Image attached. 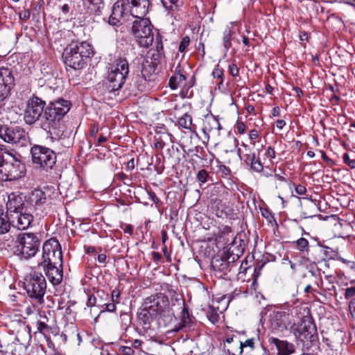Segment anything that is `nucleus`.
<instances>
[{"label":"nucleus","mask_w":355,"mask_h":355,"mask_svg":"<svg viewBox=\"0 0 355 355\" xmlns=\"http://www.w3.org/2000/svg\"><path fill=\"white\" fill-rule=\"evenodd\" d=\"M150 5V0H118L112 7L108 23L117 26L121 21L130 20V17L146 15Z\"/></svg>","instance_id":"nucleus-1"},{"label":"nucleus","mask_w":355,"mask_h":355,"mask_svg":"<svg viewBox=\"0 0 355 355\" xmlns=\"http://www.w3.org/2000/svg\"><path fill=\"white\" fill-rule=\"evenodd\" d=\"M295 315L301 320V322L293 329L294 336L298 344H300L304 349H309L318 341L316 325L308 307L297 308Z\"/></svg>","instance_id":"nucleus-2"},{"label":"nucleus","mask_w":355,"mask_h":355,"mask_svg":"<svg viewBox=\"0 0 355 355\" xmlns=\"http://www.w3.org/2000/svg\"><path fill=\"white\" fill-rule=\"evenodd\" d=\"M26 171L25 164L17 157L15 151L0 144V178L4 181L19 180Z\"/></svg>","instance_id":"nucleus-3"},{"label":"nucleus","mask_w":355,"mask_h":355,"mask_svg":"<svg viewBox=\"0 0 355 355\" xmlns=\"http://www.w3.org/2000/svg\"><path fill=\"white\" fill-rule=\"evenodd\" d=\"M93 55V49L87 42H72L64 50L62 58L64 64L75 70L84 68L87 60Z\"/></svg>","instance_id":"nucleus-4"},{"label":"nucleus","mask_w":355,"mask_h":355,"mask_svg":"<svg viewBox=\"0 0 355 355\" xmlns=\"http://www.w3.org/2000/svg\"><path fill=\"white\" fill-rule=\"evenodd\" d=\"M144 303L147 307L154 310L159 326L167 327L172 322L174 312L166 296L162 293L151 295L145 300Z\"/></svg>","instance_id":"nucleus-5"},{"label":"nucleus","mask_w":355,"mask_h":355,"mask_svg":"<svg viewBox=\"0 0 355 355\" xmlns=\"http://www.w3.org/2000/svg\"><path fill=\"white\" fill-rule=\"evenodd\" d=\"M24 284L28 296L33 301L34 304H42L44 303L46 282L41 272L32 271L25 277Z\"/></svg>","instance_id":"nucleus-6"},{"label":"nucleus","mask_w":355,"mask_h":355,"mask_svg":"<svg viewBox=\"0 0 355 355\" xmlns=\"http://www.w3.org/2000/svg\"><path fill=\"white\" fill-rule=\"evenodd\" d=\"M71 103L60 98L51 102L45 108L43 119L50 129L59 128L64 116L69 111Z\"/></svg>","instance_id":"nucleus-7"},{"label":"nucleus","mask_w":355,"mask_h":355,"mask_svg":"<svg viewBox=\"0 0 355 355\" xmlns=\"http://www.w3.org/2000/svg\"><path fill=\"white\" fill-rule=\"evenodd\" d=\"M145 15H138V17H130L132 21V33L136 37L140 46L148 47L154 40L153 25L150 21L144 18Z\"/></svg>","instance_id":"nucleus-8"},{"label":"nucleus","mask_w":355,"mask_h":355,"mask_svg":"<svg viewBox=\"0 0 355 355\" xmlns=\"http://www.w3.org/2000/svg\"><path fill=\"white\" fill-rule=\"evenodd\" d=\"M33 164L45 171L53 168L56 164L55 153L49 148L40 145H34L31 148Z\"/></svg>","instance_id":"nucleus-9"},{"label":"nucleus","mask_w":355,"mask_h":355,"mask_svg":"<svg viewBox=\"0 0 355 355\" xmlns=\"http://www.w3.org/2000/svg\"><path fill=\"white\" fill-rule=\"evenodd\" d=\"M45 101L33 95L26 103L24 112V120L28 125H33L43 117L44 114Z\"/></svg>","instance_id":"nucleus-10"},{"label":"nucleus","mask_w":355,"mask_h":355,"mask_svg":"<svg viewBox=\"0 0 355 355\" xmlns=\"http://www.w3.org/2000/svg\"><path fill=\"white\" fill-rule=\"evenodd\" d=\"M62 252L58 241L51 238L46 241L42 248V261L39 265L54 264L62 266Z\"/></svg>","instance_id":"nucleus-11"},{"label":"nucleus","mask_w":355,"mask_h":355,"mask_svg":"<svg viewBox=\"0 0 355 355\" xmlns=\"http://www.w3.org/2000/svg\"><path fill=\"white\" fill-rule=\"evenodd\" d=\"M17 242L18 250L26 259L35 256L40 245L37 234L34 233L19 234Z\"/></svg>","instance_id":"nucleus-12"},{"label":"nucleus","mask_w":355,"mask_h":355,"mask_svg":"<svg viewBox=\"0 0 355 355\" xmlns=\"http://www.w3.org/2000/svg\"><path fill=\"white\" fill-rule=\"evenodd\" d=\"M0 138L4 141L21 146H25L28 142V135L24 129L19 125H1Z\"/></svg>","instance_id":"nucleus-13"},{"label":"nucleus","mask_w":355,"mask_h":355,"mask_svg":"<svg viewBox=\"0 0 355 355\" xmlns=\"http://www.w3.org/2000/svg\"><path fill=\"white\" fill-rule=\"evenodd\" d=\"M26 208L37 216L44 214V205L46 202V194L40 189H35L25 196Z\"/></svg>","instance_id":"nucleus-14"},{"label":"nucleus","mask_w":355,"mask_h":355,"mask_svg":"<svg viewBox=\"0 0 355 355\" xmlns=\"http://www.w3.org/2000/svg\"><path fill=\"white\" fill-rule=\"evenodd\" d=\"M242 148L238 149V155L241 160H243L248 165L250 166L253 171L261 173L263 169L259 157H257L254 152H252L250 146L242 142Z\"/></svg>","instance_id":"nucleus-15"},{"label":"nucleus","mask_w":355,"mask_h":355,"mask_svg":"<svg viewBox=\"0 0 355 355\" xmlns=\"http://www.w3.org/2000/svg\"><path fill=\"white\" fill-rule=\"evenodd\" d=\"M15 85V78L11 69L0 68V102L4 101L10 94V90Z\"/></svg>","instance_id":"nucleus-16"},{"label":"nucleus","mask_w":355,"mask_h":355,"mask_svg":"<svg viewBox=\"0 0 355 355\" xmlns=\"http://www.w3.org/2000/svg\"><path fill=\"white\" fill-rule=\"evenodd\" d=\"M236 267L237 263L234 259L230 261L225 258L215 257L211 261V268L215 275L220 278H225Z\"/></svg>","instance_id":"nucleus-17"},{"label":"nucleus","mask_w":355,"mask_h":355,"mask_svg":"<svg viewBox=\"0 0 355 355\" xmlns=\"http://www.w3.org/2000/svg\"><path fill=\"white\" fill-rule=\"evenodd\" d=\"M12 226L19 230L28 229L33 221V212L25 209L21 211L15 212L11 214Z\"/></svg>","instance_id":"nucleus-18"},{"label":"nucleus","mask_w":355,"mask_h":355,"mask_svg":"<svg viewBox=\"0 0 355 355\" xmlns=\"http://www.w3.org/2000/svg\"><path fill=\"white\" fill-rule=\"evenodd\" d=\"M42 267L49 281L53 285L60 284L62 280L63 272L62 266L54 264L38 265Z\"/></svg>","instance_id":"nucleus-19"},{"label":"nucleus","mask_w":355,"mask_h":355,"mask_svg":"<svg viewBox=\"0 0 355 355\" xmlns=\"http://www.w3.org/2000/svg\"><path fill=\"white\" fill-rule=\"evenodd\" d=\"M8 211L15 214L17 211H21L26 208L25 196L21 193H12L8 196V200L6 203Z\"/></svg>","instance_id":"nucleus-20"},{"label":"nucleus","mask_w":355,"mask_h":355,"mask_svg":"<svg viewBox=\"0 0 355 355\" xmlns=\"http://www.w3.org/2000/svg\"><path fill=\"white\" fill-rule=\"evenodd\" d=\"M299 307L303 306H297L291 309H284L275 312L274 319L278 322L279 327L287 328L288 325L294 324L293 313L295 314V310Z\"/></svg>","instance_id":"nucleus-21"},{"label":"nucleus","mask_w":355,"mask_h":355,"mask_svg":"<svg viewBox=\"0 0 355 355\" xmlns=\"http://www.w3.org/2000/svg\"><path fill=\"white\" fill-rule=\"evenodd\" d=\"M268 342L270 346H274L278 355H290L294 352L293 345L286 340H281L275 337H269Z\"/></svg>","instance_id":"nucleus-22"},{"label":"nucleus","mask_w":355,"mask_h":355,"mask_svg":"<svg viewBox=\"0 0 355 355\" xmlns=\"http://www.w3.org/2000/svg\"><path fill=\"white\" fill-rule=\"evenodd\" d=\"M155 314L154 310L147 307L144 302L142 309H141L139 313L138 318L142 324L146 326V328H150L151 323L153 322H155L157 324H158V318Z\"/></svg>","instance_id":"nucleus-23"},{"label":"nucleus","mask_w":355,"mask_h":355,"mask_svg":"<svg viewBox=\"0 0 355 355\" xmlns=\"http://www.w3.org/2000/svg\"><path fill=\"white\" fill-rule=\"evenodd\" d=\"M128 76L124 75L110 72L107 75L108 86L107 89L110 92L120 89L124 85Z\"/></svg>","instance_id":"nucleus-24"},{"label":"nucleus","mask_w":355,"mask_h":355,"mask_svg":"<svg viewBox=\"0 0 355 355\" xmlns=\"http://www.w3.org/2000/svg\"><path fill=\"white\" fill-rule=\"evenodd\" d=\"M193 78L189 81V83H187L186 76L180 73V71H175V75L169 79V86L173 89H177L178 87H186L188 90L189 88L193 87Z\"/></svg>","instance_id":"nucleus-25"},{"label":"nucleus","mask_w":355,"mask_h":355,"mask_svg":"<svg viewBox=\"0 0 355 355\" xmlns=\"http://www.w3.org/2000/svg\"><path fill=\"white\" fill-rule=\"evenodd\" d=\"M239 340H234L233 338L229 334H226V338L224 341L223 349L227 355H241L242 349L239 346Z\"/></svg>","instance_id":"nucleus-26"},{"label":"nucleus","mask_w":355,"mask_h":355,"mask_svg":"<svg viewBox=\"0 0 355 355\" xmlns=\"http://www.w3.org/2000/svg\"><path fill=\"white\" fill-rule=\"evenodd\" d=\"M221 125L219 121L212 114L207 115L203 121L202 132L209 138L212 130H220Z\"/></svg>","instance_id":"nucleus-27"},{"label":"nucleus","mask_w":355,"mask_h":355,"mask_svg":"<svg viewBox=\"0 0 355 355\" xmlns=\"http://www.w3.org/2000/svg\"><path fill=\"white\" fill-rule=\"evenodd\" d=\"M110 72L117 73L125 76L129 73V64L125 58L116 59L110 68Z\"/></svg>","instance_id":"nucleus-28"},{"label":"nucleus","mask_w":355,"mask_h":355,"mask_svg":"<svg viewBox=\"0 0 355 355\" xmlns=\"http://www.w3.org/2000/svg\"><path fill=\"white\" fill-rule=\"evenodd\" d=\"M192 323L191 318L189 315L188 309L185 307L184 304L183 303V308L181 311V320L180 322L175 327L173 330L178 331L184 328H189Z\"/></svg>","instance_id":"nucleus-29"},{"label":"nucleus","mask_w":355,"mask_h":355,"mask_svg":"<svg viewBox=\"0 0 355 355\" xmlns=\"http://www.w3.org/2000/svg\"><path fill=\"white\" fill-rule=\"evenodd\" d=\"M157 67L154 65L152 62L146 60L145 62L142 63V69L141 71V76L145 80L150 81L152 75H153L155 72Z\"/></svg>","instance_id":"nucleus-30"},{"label":"nucleus","mask_w":355,"mask_h":355,"mask_svg":"<svg viewBox=\"0 0 355 355\" xmlns=\"http://www.w3.org/2000/svg\"><path fill=\"white\" fill-rule=\"evenodd\" d=\"M219 239H223L225 244L230 245L234 244L236 236L234 233L232 232V228L229 226H225L221 231Z\"/></svg>","instance_id":"nucleus-31"},{"label":"nucleus","mask_w":355,"mask_h":355,"mask_svg":"<svg viewBox=\"0 0 355 355\" xmlns=\"http://www.w3.org/2000/svg\"><path fill=\"white\" fill-rule=\"evenodd\" d=\"M12 225V219L9 218L6 214H4L3 206L0 211V234L7 233Z\"/></svg>","instance_id":"nucleus-32"},{"label":"nucleus","mask_w":355,"mask_h":355,"mask_svg":"<svg viewBox=\"0 0 355 355\" xmlns=\"http://www.w3.org/2000/svg\"><path fill=\"white\" fill-rule=\"evenodd\" d=\"M83 3L88 5V9L91 12H94L99 15L104 7V3L102 0H82Z\"/></svg>","instance_id":"nucleus-33"},{"label":"nucleus","mask_w":355,"mask_h":355,"mask_svg":"<svg viewBox=\"0 0 355 355\" xmlns=\"http://www.w3.org/2000/svg\"><path fill=\"white\" fill-rule=\"evenodd\" d=\"M83 3L88 5V9L91 12H94L99 15L104 7V3L102 0H82Z\"/></svg>","instance_id":"nucleus-34"},{"label":"nucleus","mask_w":355,"mask_h":355,"mask_svg":"<svg viewBox=\"0 0 355 355\" xmlns=\"http://www.w3.org/2000/svg\"><path fill=\"white\" fill-rule=\"evenodd\" d=\"M163 6L168 10H177L182 5V0H161Z\"/></svg>","instance_id":"nucleus-35"},{"label":"nucleus","mask_w":355,"mask_h":355,"mask_svg":"<svg viewBox=\"0 0 355 355\" xmlns=\"http://www.w3.org/2000/svg\"><path fill=\"white\" fill-rule=\"evenodd\" d=\"M178 125L185 129L192 130V118L191 116L185 113L183 116L179 118Z\"/></svg>","instance_id":"nucleus-36"},{"label":"nucleus","mask_w":355,"mask_h":355,"mask_svg":"<svg viewBox=\"0 0 355 355\" xmlns=\"http://www.w3.org/2000/svg\"><path fill=\"white\" fill-rule=\"evenodd\" d=\"M259 340V336L256 337H251L246 338L245 340V342H243V345L241 347V349H242V352L247 349L248 348L250 349V350H253L255 347L256 343H257Z\"/></svg>","instance_id":"nucleus-37"},{"label":"nucleus","mask_w":355,"mask_h":355,"mask_svg":"<svg viewBox=\"0 0 355 355\" xmlns=\"http://www.w3.org/2000/svg\"><path fill=\"white\" fill-rule=\"evenodd\" d=\"M231 37L232 31L230 28H226L223 32V46L226 51H227L232 46Z\"/></svg>","instance_id":"nucleus-38"},{"label":"nucleus","mask_w":355,"mask_h":355,"mask_svg":"<svg viewBox=\"0 0 355 355\" xmlns=\"http://www.w3.org/2000/svg\"><path fill=\"white\" fill-rule=\"evenodd\" d=\"M320 247H322L324 249V255L325 258H327L329 259H336L338 255V251L333 250L332 248L319 244Z\"/></svg>","instance_id":"nucleus-39"},{"label":"nucleus","mask_w":355,"mask_h":355,"mask_svg":"<svg viewBox=\"0 0 355 355\" xmlns=\"http://www.w3.org/2000/svg\"><path fill=\"white\" fill-rule=\"evenodd\" d=\"M297 249L302 252H309V241L304 238H300L295 242Z\"/></svg>","instance_id":"nucleus-40"},{"label":"nucleus","mask_w":355,"mask_h":355,"mask_svg":"<svg viewBox=\"0 0 355 355\" xmlns=\"http://www.w3.org/2000/svg\"><path fill=\"white\" fill-rule=\"evenodd\" d=\"M209 178V174L207 171L205 169L200 170L196 175V179L198 182L200 183V186L201 187L202 184L205 183Z\"/></svg>","instance_id":"nucleus-41"},{"label":"nucleus","mask_w":355,"mask_h":355,"mask_svg":"<svg viewBox=\"0 0 355 355\" xmlns=\"http://www.w3.org/2000/svg\"><path fill=\"white\" fill-rule=\"evenodd\" d=\"M230 336L233 338L234 340H239V346H241L243 342H245V340L248 338L245 331H235L234 334Z\"/></svg>","instance_id":"nucleus-42"},{"label":"nucleus","mask_w":355,"mask_h":355,"mask_svg":"<svg viewBox=\"0 0 355 355\" xmlns=\"http://www.w3.org/2000/svg\"><path fill=\"white\" fill-rule=\"evenodd\" d=\"M261 215L267 220V221L269 223L277 225V222L274 215L268 209H264L263 210H262Z\"/></svg>","instance_id":"nucleus-43"},{"label":"nucleus","mask_w":355,"mask_h":355,"mask_svg":"<svg viewBox=\"0 0 355 355\" xmlns=\"http://www.w3.org/2000/svg\"><path fill=\"white\" fill-rule=\"evenodd\" d=\"M207 317L210 322L213 324L218 322L219 319V315L215 309L212 306L210 307L209 311L207 313Z\"/></svg>","instance_id":"nucleus-44"},{"label":"nucleus","mask_w":355,"mask_h":355,"mask_svg":"<svg viewBox=\"0 0 355 355\" xmlns=\"http://www.w3.org/2000/svg\"><path fill=\"white\" fill-rule=\"evenodd\" d=\"M164 58V53L158 51H154L152 53L151 58H150V62H152L154 65L156 67L157 64L161 62L162 58Z\"/></svg>","instance_id":"nucleus-45"},{"label":"nucleus","mask_w":355,"mask_h":355,"mask_svg":"<svg viewBox=\"0 0 355 355\" xmlns=\"http://www.w3.org/2000/svg\"><path fill=\"white\" fill-rule=\"evenodd\" d=\"M190 44V38L189 36L184 37L180 42L178 51L183 53L186 51L187 48Z\"/></svg>","instance_id":"nucleus-46"},{"label":"nucleus","mask_w":355,"mask_h":355,"mask_svg":"<svg viewBox=\"0 0 355 355\" xmlns=\"http://www.w3.org/2000/svg\"><path fill=\"white\" fill-rule=\"evenodd\" d=\"M344 162L351 168H355V159H351L347 153H345L343 157Z\"/></svg>","instance_id":"nucleus-47"},{"label":"nucleus","mask_w":355,"mask_h":355,"mask_svg":"<svg viewBox=\"0 0 355 355\" xmlns=\"http://www.w3.org/2000/svg\"><path fill=\"white\" fill-rule=\"evenodd\" d=\"M228 72L233 76L236 77L239 74V69L234 63L229 64Z\"/></svg>","instance_id":"nucleus-48"},{"label":"nucleus","mask_w":355,"mask_h":355,"mask_svg":"<svg viewBox=\"0 0 355 355\" xmlns=\"http://www.w3.org/2000/svg\"><path fill=\"white\" fill-rule=\"evenodd\" d=\"M344 295L346 299H349L351 297H354L355 296V286H352L347 288L345 289Z\"/></svg>","instance_id":"nucleus-49"},{"label":"nucleus","mask_w":355,"mask_h":355,"mask_svg":"<svg viewBox=\"0 0 355 355\" xmlns=\"http://www.w3.org/2000/svg\"><path fill=\"white\" fill-rule=\"evenodd\" d=\"M119 351L123 354V355H134L135 354V350L128 346H121L119 348Z\"/></svg>","instance_id":"nucleus-50"},{"label":"nucleus","mask_w":355,"mask_h":355,"mask_svg":"<svg viewBox=\"0 0 355 355\" xmlns=\"http://www.w3.org/2000/svg\"><path fill=\"white\" fill-rule=\"evenodd\" d=\"M111 299H112V301L114 302V303H116V304L119 303L120 291L119 289L115 288L112 291V294H111Z\"/></svg>","instance_id":"nucleus-51"},{"label":"nucleus","mask_w":355,"mask_h":355,"mask_svg":"<svg viewBox=\"0 0 355 355\" xmlns=\"http://www.w3.org/2000/svg\"><path fill=\"white\" fill-rule=\"evenodd\" d=\"M49 328L48 325L44 322L38 321L37 322V329L40 333L44 334V331L48 330Z\"/></svg>","instance_id":"nucleus-52"},{"label":"nucleus","mask_w":355,"mask_h":355,"mask_svg":"<svg viewBox=\"0 0 355 355\" xmlns=\"http://www.w3.org/2000/svg\"><path fill=\"white\" fill-rule=\"evenodd\" d=\"M235 128L239 134H244L245 132L246 126L243 122L238 121L235 125Z\"/></svg>","instance_id":"nucleus-53"},{"label":"nucleus","mask_w":355,"mask_h":355,"mask_svg":"<svg viewBox=\"0 0 355 355\" xmlns=\"http://www.w3.org/2000/svg\"><path fill=\"white\" fill-rule=\"evenodd\" d=\"M155 43H156L155 49L153 51L161 52V53H164V47H163V44H162V40L159 37H157Z\"/></svg>","instance_id":"nucleus-54"},{"label":"nucleus","mask_w":355,"mask_h":355,"mask_svg":"<svg viewBox=\"0 0 355 355\" xmlns=\"http://www.w3.org/2000/svg\"><path fill=\"white\" fill-rule=\"evenodd\" d=\"M258 137H259V132L257 130L253 129L250 131L249 138L251 141H252V144L253 146L255 145V142L254 141V140L257 139Z\"/></svg>","instance_id":"nucleus-55"},{"label":"nucleus","mask_w":355,"mask_h":355,"mask_svg":"<svg viewBox=\"0 0 355 355\" xmlns=\"http://www.w3.org/2000/svg\"><path fill=\"white\" fill-rule=\"evenodd\" d=\"M19 19L22 21H26L30 17V11L28 10H24L19 13Z\"/></svg>","instance_id":"nucleus-56"},{"label":"nucleus","mask_w":355,"mask_h":355,"mask_svg":"<svg viewBox=\"0 0 355 355\" xmlns=\"http://www.w3.org/2000/svg\"><path fill=\"white\" fill-rule=\"evenodd\" d=\"M295 192L298 195H304L306 192V189L302 184H298L295 187Z\"/></svg>","instance_id":"nucleus-57"},{"label":"nucleus","mask_w":355,"mask_h":355,"mask_svg":"<svg viewBox=\"0 0 355 355\" xmlns=\"http://www.w3.org/2000/svg\"><path fill=\"white\" fill-rule=\"evenodd\" d=\"M98 132V127L96 125H92L89 130V135L92 137L96 138Z\"/></svg>","instance_id":"nucleus-58"},{"label":"nucleus","mask_w":355,"mask_h":355,"mask_svg":"<svg viewBox=\"0 0 355 355\" xmlns=\"http://www.w3.org/2000/svg\"><path fill=\"white\" fill-rule=\"evenodd\" d=\"M116 304L114 302L105 304V310L108 312H114L116 310Z\"/></svg>","instance_id":"nucleus-59"},{"label":"nucleus","mask_w":355,"mask_h":355,"mask_svg":"<svg viewBox=\"0 0 355 355\" xmlns=\"http://www.w3.org/2000/svg\"><path fill=\"white\" fill-rule=\"evenodd\" d=\"M212 74H213L214 77L220 78H222V76H223V69H220L218 67H216L213 71Z\"/></svg>","instance_id":"nucleus-60"},{"label":"nucleus","mask_w":355,"mask_h":355,"mask_svg":"<svg viewBox=\"0 0 355 355\" xmlns=\"http://www.w3.org/2000/svg\"><path fill=\"white\" fill-rule=\"evenodd\" d=\"M349 309L350 311L351 314L353 316H355V298H353L350 302L349 304Z\"/></svg>","instance_id":"nucleus-61"},{"label":"nucleus","mask_w":355,"mask_h":355,"mask_svg":"<svg viewBox=\"0 0 355 355\" xmlns=\"http://www.w3.org/2000/svg\"><path fill=\"white\" fill-rule=\"evenodd\" d=\"M266 155L270 158H275V151L273 148L268 147L267 149V151L266 153Z\"/></svg>","instance_id":"nucleus-62"},{"label":"nucleus","mask_w":355,"mask_h":355,"mask_svg":"<svg viewBox=\"0 0 355 355\" xmlns=\"http://www.w3.org/2000/svg\"><path fill=\"white\" fill-rule=\"evenodd\" d=\"M164 146H165V143L162 140H161V139L160 140H157L155 143V147L157 149L162 150V149L164 148Z\"/></svg>","instance_id":"nucleus-63"},{"label":"nucleus","mask_w":355,"mask_h":355,"mask_svg":"<svg viewBox=\"0 0 355 355\" xmlns=\"http://www.w3.org/2000/svg\"><path fill=\"white\" fill-rule=\"evenodd\" d=\"M148 195L150 199H151L155 203H157L159 202V198L157 197V196L153 191H148Z\"/></svg>","instance_id":"nucleus-64"}]
</instances>
